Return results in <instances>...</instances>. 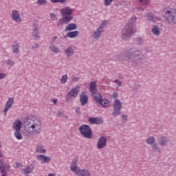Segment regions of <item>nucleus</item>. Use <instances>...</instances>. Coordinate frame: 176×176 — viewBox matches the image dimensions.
Listing matches in <instances>:
<instances>
[{"label": "nucleus", "instance_id": "obj_57", "mask_svg": "<svg viewBox=\"0 0 176 176\" xmlns=\"http://www.w3.org/2000/svg\"><path fill=\"white\" fill-rule=\"evenodd\" d=\"M139 10L144 11V8H140V9H139Z\"/></svg>", "mask_w": 176, "mask_h": 176}, {"label": "nucleus", "instance_id": "obj_16", "mask_svg": "<svg viewBox=\"0 0 176 176\" xmlns=\"http://www.w3.org/2000/svg\"><path fill=\"white\" fill-rule=\"evenodd\" d=\"M11 17L15 23H21V17H20V12L16 10H13L11 13Z\"/></svg>", "mask_w": 176, "mask_h": 176}, {"label": "nucleus", "instance_id": "obj_29", "mask_svg": "<svg viewBox=\"0 0 176 176\" xmlns=\"http://www.w3.org/2000/svg\"><path fill=\"white\" fill-rule=\"evenodd\" d=\"M146 143L147 145H153L156 143V138L155 136H149L146 139Z\"/></svg>", "mask_w": 176, "mask_h": 176}, {"label": "nucleus", "instance_id": "obj_25", "mask_svg": "<svg viewBox=\"0 0 176 176\" xmlns=\"http://www.w3.org/2000/svg\"><path fill=\"white\" fill-rule=\"evenodd\" d=\"M167 142H168V139L166 136H162L159 138L158 144L160 146H164V145H167Z\"/></svg>", "mask_w": 176, "mask_h": 176}, {"label": "nucleus", "instance_id": "obj_12", "mask_svg": "<svg viewBox=\"0 0 176 176\" xmlns=\"http://www.w3.org/2000/svg\"><path fill=\"white\" fill-rule=\"evenodd\" d=\"M107 142H108V138L105 136H101L99 138L96 146L98 149H104L107 146Z\"/></svg>", "mask_w": 176, "mask_h": 176}, {"label": "nucleus", "instance_id": "obj_26", "mask_svg": "<svg viewBox=\"0 0 176 176\" xmlns=\"http://www.w3.org/2000/svg\"><path fill=\"white\" fill-rule=\"evenodd\" d=\"M145 18L146 19V20H148V21H152L153 23H155L156 20H157V17H156L152 13L145 14Z\"/></svg>", "mask_w": 176, "mask_h": 176}, {"label": "nucleus", "instance_id": "obj_54", "mask_svg": "<svg viewBox=\"0 0 176 176\" xmlns=\"http://www.w3.org/2000/svg\"><path fill=\"white\" fill-rule=\"evenodd\" d=\"M53 3H57V2H60L58 0H52Z\"/></svg>", "mask_w": 176, "mask_h": 176}, {"label": "nucleus", "instance_id": "obj_19", "mask_svg": "<svg viewBox=\"0 0 176 176\" xmlns=\"http://www.w3.org/2000/svg\"><path fill=\"white\" fill-rule=\"evenodd\" d=\"M64 53L66 57H72L75 54V47L70 46L67 47L64 50Z\"/></svg>", "mask_w": 176, "mask_h": 176}, {"label": "nucleus", "instance_id": "obj_11", "mask_svg": "<svg viewBox=\"0 0 176 176\" xmlns=\"http://www.w3.org/2000/svg\"><path fill=\"white\" fill-rule=\"evenodd\" d=\"M94 100L97 102V104L102 105L103 108H108L109 105V101L107 99H102V96L100 94H98V96H95Z\"/></svg>", "mask_w": 176, "mask_h": 176}, {"label": "nucleus", "instance_id": "obj_21", "mask_svg": "<svg viewBox=\"0 0 176 176\" xmlns=\"http://www.w3.org/2000/svg\"><path fill=\"white\" fill-rule=\"evenodd\" d=\"M34 168L35 166L33 164H30V166H27L25 168L22 169V174L24 175H27L28 174H31L34 171Z\"/></svg>", "mask_w": 176, "mask_h": 176}, {"label": "nucleus", "instance_id": "obj_38", "mask_svg": "<svg viewBox=\"0 0 176 176\" xmlns=\"http://www.w3.org/2000/svg\"><path fill=\"white\" fill-rule=\"evenodd\" d=\"M136 41L138 42V45H142V43H144V38L141 37H137Z\"/></svg>", "mask_w": 176, "mask_h": 176}, {"label": "nucleus", "instance_id": "obj_36", "mask_svg": "<svg viewBox=\"0 0 176 176\" xmlns=\"http://www.w3.org/2000/svg\"><path fill=\"white\" fill-rule=\"evenodd\" d=\"M142 6H146L149 4V0H138Z\"/></svg>", "mask_w": 176, "mask_h": 176}, {"label": "nucleus", "instance_id": "obj_56", "mask_svg": "<svg viewBox=\"0 0 176 176\" xmlns=\"http://www.w3.org/2000/svg\"><path fill=\"white\" fill-rule=\"evenodd\" d=\"M65 118L66 120H68V116H65Z\"/></svg>", "mask_w": 176, "mask_h": 176}, {"label": "nucleus", "instance_id": "obj_30", "mask_svg": "<svg viewBox=\"0 0 176 176\" xmlns=\"http://www.w3.org/2000/svg\"><path fill=\"white\" fill-rule=\"evenodd\" d=\"M50 50L53 53H60V52H61V50H60V48L56 46L54 44H51L50 45Z\"/></svg>", "mask_w": 176, "mask_h": 176}, {"label": "nucleus", "instance_id": "obj_34", "mask_svg": "<svg viewBox=\"0 0 176 176\" xmlns=\"http://www.w3.org/2000/svg\"><path fill=\"white\" fill-rule=\"evenodd\" d=\"M67 80H68V75L64 74L63 76H61L60 82L62 85H65Z\"/></svg>", "mask_w": 176, "mask_h": 176}, {"label": "nucleus", "instance_id": "obj_46", "mask_svg": "<svg viewBox=\"0 0 176 176\" xmlns=\"http://www.w3.org/2000/svg\"><path fill=\"white\" fill-rule=\"evenodd\" d=\"M57 36H55L52 38V44L54 43V42H56V41L57 40Z\"/></svg>", "mask_w": 176, "mask_h": 176}, {"label": "nucleus", "instance_id": "obj_51", "mask_svg": "<svg viewBox=\"0 0 176 176\" xmlns=\"http://www.w3.org/2000/svg\"><path fill=\"white\" fill-rule=\"evenodd\" d=\"M61 115H62L61 111H59V112L57 113L58 118H61Z\"/></svg>", "mask_w": 176, "mask_h": 176}, {"label": "nucleus", "instance_id": "obj_43", "mask_svg": "<svg viewBox=\"0 0 176 176\" xmlns=\"http://www.w3.org/2000/svg\"><path fill=\"white\" fill-rule=\"evenodd\" d=\"M79 79H80V77H72V82H74L75 83V82H78V80H79Z\"/></svg>", "mask_w": 176, "mask_h": 176}, {"label": "nucleus", "instance_id": "obj_52", "mask_svg": "<svg viewBox=\"0 0 176 176\" xmlns=\"http://www.w3.org/2000/svg\"><path fill=\"white\" fill-rule=\"evenodd\" d=\"M1 146H2V145H1V143L0 142V148H1ZM3 156V155L2 154V152L0 151V157H2Z\"/></svg>", "mask_w": 176, "mask_h": 176}, {"label": "nucleus", "instance_id": "obj_6", "mask_svg": "<svg viewBox=\"0 0 176 176\" xmlns=\"http://www.w3.org/2000/svg\"><path fill=\"white\" fill-rule=\"evenodd\" d=\"M71 171H73L78 176H91V173L87 169L83 170L78 168L76 160H74L70 166Z\"/></svg>", "mask_w": 176, "mask_h": 176}, {"label": "nucleus", "instance_id": "obj_22", "mask_svg": "<svg viewBox=\"0 0 176 176\" xmlns=\"http://www.w3.org/2000/svg\"><path fill=\"white\" fill-rule=\"evenodd\" d=\"M21 127H23V122L20 121V120H16L14 122L12 125V129L15 130V131H21Z\"/></svg>", "mask_w": 176, "mask_h": 176}, {"label": "nucleus", "instance_id": "obj_50", "mask_svg": "<svg viewBox=\"0 0 176 176\" xmlns=\"http://www.w3.org/2000/svg\"><path fill=\"white\" fill-rule=\"evenodd\" d=\"M50 17H51L52 19H54V18L56 17V14H55L54 13H51V14H50Z\"/></svg>", "mask_w": 176, "mask_h": 176}, {"label": "nucleus", "instance_id": "obj_14", "mask_svg": "<svg viewBox=\"0 0 176 176\" xmlns=\"http://www.w3.org/2000/svg\"><path fill=\"white\" fill-rule=\"evenodd\" d=\"M13 104H14V98H9L7 100L5 108L3 110V112L4 113V116H6L8 111L12 108L13 106Z\"/></svg>", "mask_w": 176, "mask_h": 176}, {"label": "nucleus", "instance_id": "obj_47", "mask_svg": "<svg viewBox=\"0 0 176 176\" xmlns=\"http://www.w3.org/2000/svg\"><path fill=\"white\" fill-rule=\"evenodd\" d=\"M38 47H39V45L35 44L34 45H33V46L32 47V49L34 50H35V49H38Z\"/></svg>", "mask_w": 176, "mask_h": 176}, {"label": "nucleus", "instance_id": "obj_33", "mask_svg": "<svg viewBox=\"0 0 176 176\" xmlns=\"http://www.w3.org/2000/svg\"><path fill=\"white\" fill-rule=\"evenodd\" d=\"M151 148L153 152H158V153H162V150H160V147L157 145V144L155 143L151 144Z\"/></svg>", "mask_w": 176, "mask_h": 176}, {"label": "nucleus", "instance_id": "obj_5", "mask_svg": "<svg viewBox=\"0 0 176 176\" xmlns=\"http://www.w3.org/2000/svg\"><path fill=\"white\" fill-rule=\"evenodd\" d=\"M111 97V99L115 100L113 103L112 115L113 116H120V115H122V108L123 107V104H122V102L119 100V99H117L118 97H119L118 92H113Z\"/></svg>", "mask_w": 176, "mask_h": 176}, {"label": "nucleus", "instance_id": "obj_18", "mask_svg": "<svg viewBox=\"0 0 176 176\" xmlns=\"http://www.w3.org/2000/svg\"><path fill=\"white\" fill-rule=\"evenodd\" d=\"M88 122L90 124H102V123H104V120L100 117H92L88 119Z\"/></svg>", "mask_w": 176, "mask_h": 176}, {"label": "nucleus", "instance_id": "obj_20", "mask_svg": "<svg viewBox=\"0 0 176 176\" xmlns=\"http://www.w3.org/2000/svg\"><path fill=\"white\" fill-rule=\"evenodd\" d=\"M87 101H89V98L87 97V94L86 92L82 91L80 95V102L82 107H85L87 104Z\"/></svg>", "mask_w": 176, "mask_h": 176}, {"label": "nucleus", "instance_id": "obj_10", "mask_svg": "<svg viewBox=\"0 0 176 176\" xmlns=\"http://www.w3.org/2000/svg\"><path fill=\"white\" fill-rule=\"evenodd\" d=\"M105 25H107V21H103L101 23L100 25L93 33L92 38H94V39H98V38L101 36V34H102V32H104V28L105 27Z\"/></svg>", "mask_w": 176, "mask_h": 176}, {"label": "nucleus", "instance_id": "obj_4", "mask_svg": "<svg viewBox=\"0 0 176 176\" xmlns=\"http://www.w3.org/2000/svg\"><path fill=\"white\" fill-rule=\"evenodd\" d=\"M62 18L57 22V27H63L64 24H68L72 20H74L72 16V10L69 7H65L60 10Z\"/></svg>", "mask_w": 176, "mask_h": 176}, {"label": "nucleus", "instance_id": "obj_42", "mask_svg": "<svg viewBox=\"0 0 176 176\" xmlns=\"http://www.w3.org/2000/svg\"><path fill=\"white\" fill-rule=\"evenodd\" d=\"M127 118H128L127 114H122L121 116V118L122 119V122L127 121Z\"/></svg>", "mask_w": 176, "mask_h": 176}, {"label": "nucleus", "instance_id": "obj_1", "mask_svg": "<svg viewBox=\"0 0 176 176\" xmlns=\"http://www.w3.org/2000/svg\"><path fill=\"white\" fill-rule=\"evenodd\" d=\"M113 58L120 61H127L132 65H140L145 60V56L140 50L129 48L122 54H115Z\"/></svg>", "mask_w": 176, "mask_h": 176}, {"label": "nucleus", "instance_id": "obj_2", "mask_svg": "<svg viewBox=\"0 0 176 176\" xmlns=\"http://www.w3.org/2000/svg\"><path fill=\"white\" fill-rule=\"evenodd\" d=\"M23 126L29 134L39 135L42 131V121L34 116L25 118Z\"/></svg>", "mask_w": 176, "mask_h": 176}, {"label": "nucleus", "instance_id": "obj_44", "mask_svg": "<svg viewBox=\"0 0 176 176\" xmlns=\"http://www.w3.org/2000/svg\"><path fill=\"white\" fill-rule=\"evenodd\" d=\"M8 76V75L5 73H0V80L1 79H5V77Z\"/></svg>", "mask_w": 176, "mask_h": 176}, {"label": "nucleus", "instance_id": "obj_13", "mask_svg": "<svg viewBox=\"0 0 176 176\" xmlns=\"http://www.w3.org/2000/svg\"><path fill=\"white\" fill-rule=\"evenodd\" d=\"M8 171H10V165L3 164V162L0 159V172L1 176H8Z\"/></svg>", "mask_w": 176, "mask_h": 176}, {"label": "nucleus", "instance_id": "obj_28", "mask_svg": "<svg viewBox=\"0 0 176 176\" xmlns=\"http://www.w3.org/2000/svg\"><path fill=\"white\" fill-rule=\"evenodd\" d=\"M76 28H78V26L75 23H72L66 26L65 31V32L67 31H74V30H76Z\"/></svg>", "mask_w": 176, "mask_h": 176}, {"label": "nucleus", "instance_id": "obj_8", "mask_svg": "<svg viewBox=\"0 0 176 176\" xmlns=\"http://www.w3.org/2000/svg\"><path fill=\"white\" fill-rule=\"evenodd\" d=\"M79 132L84 138H87L88 140H91L93 138V131H91V128L89 125L82 124L79 129Z\"/></svg>", "mask_w": 176, "mask_h": 176}, {"label": "nucleus", "instance_id": "obj_45", "mask_svg": "<svg viewBox=\"0 0 176 176\" xmlns=\"http://www.w3.org/2000/svg\"><path fill=\"white\" fill-rule=\"evenodd\" d=\"M114 82L116 83L119 87L122 86V82L119 81V80H115Z\"/></svg>", "mask_w": 176, "mask_h": 176}, {"label": "nucleus", "instance_id": "obj_23", "mask_svg": "<svg viewBox=\"0 0 176 176\" xmlns=\"http://www.w3.org/2000/svg\"><path fill=\"white\" fill-rule=\"evenodd\" d=\"M32 36L33 38L34 39V41H36V39L41 38V36H39V29H38L37 25L34 26V30L32 33Z\"/></svg>", "mask_w": 176, "mask_h": 176}, {"label": "nucleus", "instance_id": "obj_53", "mask_svg": "<svg viewBox=\"0 0 176 176\" xmlns=\"http://www.w3.org/2000/svg\"><path fill=\"white\" fill-rule=\"evenodd\" d=\"M60 3H64V2H67V0H58Z\"/></svg>", "mask_w": 176, "mask_h": 176}, {"label": "nucleus", "instance_id": "obj_9", "mask_svg": "<svg viewBox=\"0 0 176 176\" xmlns=\"http://www.w3.org/2000/svg\"><path fill=\"white\" fill-rule=\"evenodd\" d=\"M79 91H80V87L76 86L67 94L66 96V101L69 102V101H72L74 98H76L78 97V94H79Z\"/></svg>", "mask_w": 176, "mask_h": 176}, {"label": "nucleus", "instance_id": "obj_39", "mask_svg": "<svg viewBox=\"0 0 176 176\" xmlns=\"http://www.w3.org/2000/svg\"><path fill=\"white\" fill-rule=\"evenodd\" d=\"M113 2V0H104V6H109Z\"/></svg>", "mask_w": 176, "mask_h": 176}, {"label": "nucleus", "instance_id": "obj_55", "mask_svg": "<svg viewBox=\"0 0 176 176\" xmlns=\"http://www.w3.org/2000/svg\"><path fill=\"white\" fill-rule=\"evenodd\" d=\"M48 176H54V174L50 173Z\"/></svg>", "mask_w": 176, "mask_h": 176}, {"label": "nucleus", "instance_id": "obj_7", "mask_svg": "<svg viewBox=\"0 0 176 176\" xmlns=\"http://www.w3.org/2000/svg\"><path fill=\"white\" fill-rule=\"evenodd\" d=\"M167 24L174 25L176 23V12L174 10H164V16Z\"/></svg>", "mask_w": 176, "mask_h": 176}, {"label": "nucleus", "instance_id": "obj_37", "mask_svg": "<svg viewBox=\"0 0 176 176\" xmlns=\"http://www.w3.org/2000/svg\"><path fill=\"white\" fill-rule=\"evenodd\" d=\"M6 64L10 65V67H14V61L10 59L6 60Z\"/></svg>", "mask_w": 176, "mask_h": 176}, {"label": "nucleus", "instance_id": "obj_31", "mask_svg": "<svg viewBox=\"0 0 176 176\" xmlns=\"http://www.w3.org/2000/svg\"><path fill=\"white\" fill-rule=\"evenodd\" d=\"M152 32L154 35L159 36V35H160V29L157 25H154L152 29Z\"/></svg>", "mask_w": 176, "mask_h": 176}, {"label": "nucleus", "instance_id": "obj_17", "mask_svg": "<svg viewBox=\"0 0 176 176\" xmlns=\"http://www.w3.org/2000/svg\"><path fill=\"white\" fill-rule=\"evenodd\" d=\"M36 159L37 160H38V162H41L42 163H46L47 164H49V163H50V162L52 161L50 157L42 154L36 155Z\"/></svg>", "mask_w": 176, "mask_h": 176}, {"label": "nucleus", "instance_id": "obj_48", "mask_svg": "<svg viewBox=\"0 0 176 176\" xmlns=\"http://www.w3.org/2000/svg\"><path fill=\"white\" fill-rule=\"evenodd\" d=\"M80 111V107H76V110H75L76 113H79Z\"/></svg>", "mask_w": 176, "mask_h": 176}, {"label": "nucleus", "instance_id": "obj_40", "mask_svg": "<svg viewBox=\"0 0 176 176\" xmlns=\"http://www.w3.org/2000/svg\"><path fill=\"white\" fill-rule=\"evenodd\" d=\"M37 3L38 5H46V3H47V0H38Z\"/></svg>", "mask_w": 176, "mask_h": 176}, {"label": "nucleus", "instance_id": "obj_15", "mask_svg": "<svg viewBox=\"0 0 176 176\" xmlns=\"http://www.w3.org/2000/svg\"><path fill=\"white\" fill-rule=\"evenodd\" d=\"M89 91L91 93L94 99L97 97L98 94H100L97 92V82L92 81L89 83Z\"/></svg>", "mask_w": 176, "mask_h": 176}, {"label": "nucleus", "instance_id": "obj_27", "mask_svg": "<svg viewBox=\"0 0 176 176\" xmlns=\"http://www.w3.org/2000/svg\"><path fill=\"white\" fill-rule=\"evenodd\" d=\"M79 35V31L76 30L74 32H69L67 33L66 36H64V38H76Z\"/></svg>", "mask_w": 176, "mask_h": 176}, {"label": "nucleus", "instance_id": "obj_49", "mask_svg": "<svg viewBox=\"0 0 176 176\" xmlns=\"http://www.w3.org/2000/svg\"><path fill=\"white\" fill-rule=\"evenodd\" d=\"M51 102H53L54 104H57V99H51Z\"/></svg>", "mask_w": 176, "mask_h": 176}, {"label": "nucleus", "instance_id": "obj_3", "mask_svg": "<svg viewBox=\"0 0 176 176\" xmlns=\"http://www.w3.org/2000/svg\"><path fill=\"white\" fill-rule=\"evenodd\" d=\"M135 21H137L136 16L131 18L130 22L126 23L124 28L122 30L121 38L123 41H128V39H130V38L133 36V34L137 32V29L135 28V26H134V23H135Z\"/></svg>", "mask_w": 176, "mask_h": 176}, {"label": "nucleus", "instance_id": "obj_32", "mask_svg": "<svg viewBox=\"0 0 176 176\" xmlns=\"http://www.w3.org/2000/svg\"><path fill=\"white\" fill-rule=\"evenodd\" d=\"M36 152H37V153H46V151L43 149V146L41 144L37 145Z\"/></svg>", "mask_w": 176, "mask_h": 176}, {"label": "nucleus", "instance_id": "obj_41", "mask_svg": "<svg viewBox=\"0 0 176 176\" xmlns=\"http://www.w3.org/2000/svg\"><path fill=\"white\" fill-rule=\"evenodd\" d=\"M19 167H23V164L21 162H16L14 168H19Z\"/></svg>", "mask_w": 176, "mask_h": 176}, {"label": "nucleus", "instance_id": "obj_24", "mask_svg": "<svg viewBox=\"0 0 176 176\" xmlns=\"http://www.w3.org/2000/svg\"><path fill=\"white\" fill-rule=\"evenodd\" d=\"M12 50L14 54L20 53V44L19 43H14L12 45Z\"/></svg>", "mask_w": 176, "mask_h": 176}, {"label": "nucleus", "instance_id": "obj_35", "mask_svg": "<svg viewBox=\"0 0 176 176\" xmlns=\"http://www.w3.org/2000/svg\"><path fill=\"white\" fill-rule=\"evenodd\" d=\"M14 134V137L17 140H23V135L21 134V131H15Z\"/></svg>", "mask_w": 176, "mask_h": 176}]
</instances>
